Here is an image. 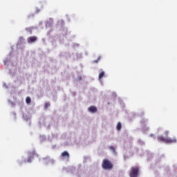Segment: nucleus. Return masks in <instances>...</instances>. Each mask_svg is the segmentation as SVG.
<instances>
[{
  "instance_id": "1",
  "label": "nucleus",
  "mask_w": 177,
  "mask_h": 177,
  "mask_svg": "<svg viewBox=\"0 0 177 177\" xmlns=\"http://www.w3.org/2000/svg\"><path fill=\"white\" fill-rule=\"evenodd\" d=\"M158 142H163L164 143H176V138H165L162 136H159L158 137Z\"/></svg>"
},
{
  "instance_id": "2",
  "label": "nucleus",
  "mask_w": 177,
  "mask_h": 177,
  "mask_svg": "<svg viewBox=\"0 0 177 177\" xmlns=\"http://www.w3.org/2000/svg\"><path fill=\"white\" fill-rule=\"evenodd\" d=\"M102 168L104 169H113V164L110 160L104 159L102 161Z\"/></svg>"
},
{
  "instance_id": "3",
  "label": "nucleus",
  "mask_w": 177,
  "mask_h": 177,
  "mask_svg": "<svg viewBox=\"0 0 177 177\" xmlns=\"http://www.w3.org/2000/svg\"><path fill=\"white\" fill-rule=\"evenodd\" d=\"M139 174V167H131L129 173L130 177H138V174Z\"/></svg>"
},
{
  "instance_id": "4",
  "label": "nucleus",
  "mask_w": 177,
  "mask_h": 177,
  "mask_svg": "<svg viewBox=\"0 0 177 177\" xmlns=\"http://www.w3.org/2000/svg\"><path fill=\"white\" fill-rule=\"evenodd\" d=\"M34 157H38V154H37V152L35 151H32V152H30L27 161L28 162H31V161H32V158H34Z\"/></svg>"
},
{
  "instance_id": "5",
  "label": "nucleus",
  "mask_w": 177,
  "mask_h": 177,
  "mask_svg": "<svg viewBox=\"0 0 177 177\" xmlns=\"http://www.w3.org/2000/svg\"><path fill=\"white\" fill-rule=\"evenodd\" d=\"M37 39L38 38L37 37V36H30L28 37L27 41H28V44H32L35 42Z\"/></svg>"
},
{
  "instance_id": "6",
  "label": "nucleus",
  "mask_w": 177,
  "mask_h": 177,
  "mask_svg": "<svg viewBox=\"0 0 177 177\" xmlns=\"http://www.w3.org/2000/svg\"><path fill=\"white\" fill-rule=\"evenodd\" d=\"M88 110L90 113H96L97 111V108L95 106H91L88 107Z\"/></svg>"
},
{
  "instance_id": "7",
  "label": "nucleus",
  "mask_w": 177,
  "mask_h": 177,
  "mask_svg": "<svg viewBox=\"0 0 177 177\" xmlns=\"http://www.w3.org/2000/svg\"><path fill=\"white\" fill-rule=\"evenodd\" d=\"M61 156L63 158H70V154L67 151H64V152H62Z\"/></svg>"
},
{
  "instance_id": "8",
  "label": "nucleus",
  "mask_w": 177,
  "mask_h": 177,
  "mask_svg": "<svg viewBox=\"0 0 177 177\" xmlns=\"http://www.w3.org/2000/svg\"><path fill=\"white\" fill-rule=\"evenodd\" d=\"M122 128V124H121V122H118V124L116 126V129L117 131H120L121 129Z\"/></svg>"
},
{
  "instance_id": "9",
  "label": "nucleus",
  "mask_w": 177,
  "mask_h": 177,
  "mask_svg": "<svg viewBox=\"0 0 177 177\" xmlns=\"http://www.w3.org/2000/svg\"><path fill=\"white\" fill-rule=\"evenodd\" d=\"M104 77V72L102 71L100 73L99 76H98V80H102Z\"/></svg>"
},
{
  "instance_id": "10",
  "label": "nucleus",
  "mask_w": 177,
  "mask_h": 177,
  "mask_svg": "<svg viewBox=\"0 0 177 177\" xmlns=\"http://www.w3.org/2000/svg\"><path fill=\"white\" fill-rule=\"evenodd\" d=\"M26 102L27 104H30V103H31V98L30 97H27L26 99Z\"/></svg>"
},
{
  "instance_id": "11",
  "label": "nucleus",
  "mask_w": 177,
  "mask_h": 177,
  "mask_svg": "<svg viewBox=\"0 0 177 177\" xmlns=\"http://www.w3.org/2000/svg\"><path fill=\"white\" fill-rule=\"evenodd\" d=\"M100 59H101V57H99L97 58V59L93 61V63H99V60H100Z\"/></svg>"
},
{
  "instance_id": "12",
  "label": "nucleus",
  "mask_w": 177,
  "mask_h": 177,
  "mask_svg": "<svg viewBox=\"0 0 177 177\" xmlns=\"http://www.w3.org/2000/svg\"><path fill=\"white\" fill-rule=\"evenodd\" d=\"M110 150H112V151H115V148H114V147L111 146L109 147Z\"/></svg>"
},
{
  "instance_id": "13",
  "label": "nucleus",
  "mask_w": 177,
  "mask_h": 177,
  "mask_svg": "<svg viewBox=\"0 0 177 177\" xmlns=\"http://www.w3.org/2000/svg\"><path fill=\"white\" fill-rule=\"evenodd\" d=\"M49 106H50V103H46L45 104V109H48V107H49Z\"/></svg>"
},
{
  "instance_id": "14",
  "label": "nucleus",
  "mask_w": 177,
  "mask_h": 177,
  "mask_svg": "<svg viewBox=\"0 0 177 177\" xmlns=\"http://www.w3.org/2000/svg\"><path fill=\"white\" fill-rule=\"evenodd\" d=\"M168 133H169V132L168 131H165L164 134L165 135V136H168Z\"/></svg>"
},
{
  "instance_id": "15",
  "label": "nucleus",
  "mask_w": 177,
  "mask_h": 177,
  "mask_svg": "<svg viewBox=\"0 0 177 177\" xmlns=\"http://www.w3.org/2000/svg\"><path fill=\"white\" fill-rule=\"evenodd\" d=\"M150 136L152 138V136H154V135H153V134H150Z\"/></svg>"
}]
</instances>
